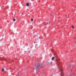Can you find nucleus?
I'll list each match as a JSON object with an SVG mask.
<instances>
[{"instance_id":"nucleus-10","label":"nucleus","mask_w":76,"mask_h":76,"mask_svg":"<svg viewBox=\"0 0 76 76\" xmlns=\"http://www.w3.org/2000/svg\"><path fill=\"white\" fill-rule=\"evenodd\" d=\"M74 39H76V38L74 37Z\"/></svg>"},{"instance_id":"nucleus-6","label":"nucleus","mask_w":76,"mask_h":76,"mask_svg":"<svg viewBox=\"0 0 76 76\" xmlns=\"http://www.w3.org/2000/svg\"><path fill=\"white\" fill-rule=\"evenodd\" d=\"M72 28H73V29H74V26H72Z\"/></svg>"},{"instance_id":"nucleus-5","label":"nucleus","mask_w":76,"mask_h":76,"mask_svg":"<svg viewBox=\"0 0 76 76\" xmlns=\"http://www.w3.org/2000/svg\"><path fill=\"white\" fill-rule=\"evenodd\" d=\"M38 67V66H35L36 68H37Z\"/></svg>"},{"instance_id":"nucleus-7","label":"nucleus","mask_w":76,"mask_h":76,"mask_svg":"<svg viewBox=\"0 0 76 76\" xmlns=\"http://www.w3.org/2000/svg\"><path fill=\"white\" fill-rule=\"evenodd\" d=\"M2 72H4V69H2Z\"/></svg>"},{"instance_id":"nucleus-12","label":"nucleus","mask_w":76,"mask_h":76,"mask_svg":"<svg viewBox=\"0 0 76 76\" xmlns=\"http://www.w3.org/2000/svg\"><path fill=\"white\" fill-rule=\"evenodd\" d=\"M10 70H11V69H12V68H10Z\"/></svg>"},{"instance_id":"nucleus-17","label":"nucleus","mask_w":76,"mask_h":76,"mask_svg":"<svg viewBox=\"0 0 76 76\" xmlns=\"http://www.w3.org/2000/svg\"><path fill=\"white\" fill-rule=\"evenodd\" d=\"M56 57H57V56H56Z\"/></svg>"},{"instance_id":"nucleus-18","label":"nucleus","mask_w":76,"mask_h":76,"mask_svg":"<svg viewBox=\"0 0 76 76\" xmlns=\"http://www.w3.org/2000/svg\"><path fill=\"white\" fill-rule=\"evenodd\" d=\"M12 61H13V60H12Z\"/></svg>"},{"instance_id":"nucleus-2","label":"nucleus","mask_w":76,"mask_h":76,"mask_svg":"<svg viewBox=\"0 0 76 76\" xmlns=\"http://www.w3.org/2000/svg\"><path fill=\"white\" fill-rule=\"evenodd\" d=\"M70 76H72V75H74V73H73V72L72 71H71L70 73Z\"/></svg>"},{"instance_id":"nucleus-9","label":"nucleus","mask_w":76,"mask_h":76,"mask_svg":"<svg viewBox=\"0 0 76 76\" xmlns=\"http://www.w3.org/2000/svg\"><path fill=\"white\" fill-rule=\"evenodd\" d=\"M31 21H33V19H32L31 20Z\"/></svg>"},{"instance_id":"nucleus-14","label":"nucleus","mask_w":76,"mask_h":76,"mask_svg":"<svg viewBox=\"0 0 76 76\" xmlns=\"http://www.w3.org/2000/svg\"><path fill=\"white\" fill-rule=\"evenodd\" d=\"M51 64H52V62H51Z\"/></svg>"},{"instance_id":"nucleus-3","label":"nucleus","mask_w":76,"mask_h":76,"mask_svg":"<svg viewBox=\"0 0 76 76\" xmlns=\"http://www.w3.org/2000/svg\"><path fill=\"white\" fill-rule=\"evenodd\" d=\"M54 57H53L52 58V60H54Z\"/></svg>"},{"instance_id":"nucleus-19","label":"nucleus","mask_w":76,"mask_h":76,"mask_svg":"<svg viewBox=\"0 0 76 76\" xmlns=\"http://www.w3.org/2000/svg\"><path fill=\"white\" fill-rule=\"evenodd\" d=\"M57 55H56V56Z\"/></svg>"},{"instance_id":"nucleus-13","label":"nucleus","mask_w":76,"mask_h":76,"mask_svg":"<svg viewBox=\"0 0 76 76\" xmlns=\"http://www.w3.org/2000/svg\"><path fill=\"white\" fill-rule=\"evenodd\" d=\"M36 71H37V69H36Z\"/></svg>"},{"instance_id":"nucleus-4","label":"nucleus","mask_w":76,"mask_h":76,"mask_svg":"<svg viewBox=\"0 0 76 76\" xmlns=\"http://www.w3.org/2000/svg\"><path fill=\"white\" fill-rule=\"evenodd\" d=\"M26 6H29V4H28V3H27Z\"/></svg>"},{"instance_id":"nucleus-1","label":"nucleus","mask_w":76,"mask_h":76,"mask_svg":"<svg viewBox=\"0 0 76 76\" xmlns=\"http://www.w3.org/2000/svg\"><path fill=\"white\" fill-rule=\"evenodd\" d=\"M57 64H58V67L59 68V69L61 71V76H64V73L62 72L63 70L61 69V65L60 64V62L59 61H57Z\"/></svg>"},{"instance_id":"nucleus-15","label":"nucleus","mask_w":76,"mask_h":76,"mask_svg":"<svg viewBox=\"0 0 76 76\" xmlns=\"http://www.w3.org/2000/svg\"><path fill=\"white\" fill-rule=\"evenodd\" d=\"M66 17H67V16L66 15Z\"/></svg>"},{"instance_id":"nucleus-16","label":"nucleus","mask_w":76,"mask_h":76,"mask_svg":"<svg viewBox=\"0 0 76 76\" xmlns=\"http://www.w3.org/2000/svg\"><path fill=\"white\" fill-rule=\"evenodd\" d=\"M54 55H55V54L54 53Z\"/></svg>"},{"instance_id":"nucleus-8","label":"nucleus","mask_w":76,"mask_h":76,"mask_svg":"<svg viewBox=\"0 0 76 76\" xmlns=\"http://www.w3.org/2000/svg\"><path fill=\"white\" fill-rule=\"evenodd\" d=\"M15 19H14L13 20V21H15Z\"/></svg>"},{"instance_id":"nucleus-11","label":"nucleus","mask_w":76,"mask_h":76,"mask_svg":"<svg viewBox=\"0 0 76 76\" xmlns=\"http://www.w3.org/2000/svg\"><path fill=\"white\" fill-rule=\"evenodd\" d=\"M19 73H18V76H19Z\"/></svg>"}]
</instances>
